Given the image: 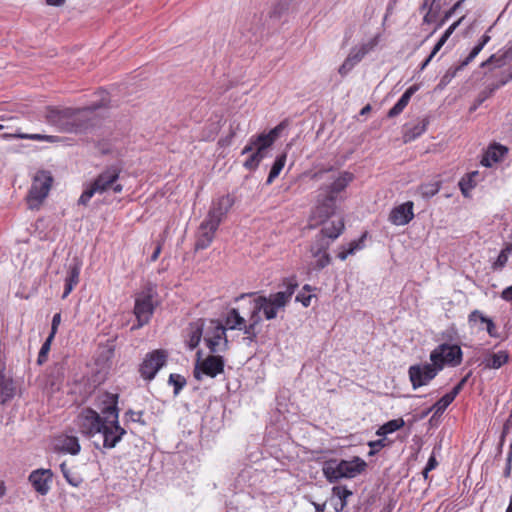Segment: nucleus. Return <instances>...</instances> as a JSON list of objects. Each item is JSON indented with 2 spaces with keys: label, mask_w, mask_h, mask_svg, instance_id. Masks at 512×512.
I'll return each mask as SVG.
<instances>
[{
  "label": "nucleus",
  "mask_w": 512,
  "mask_h": 512,
  "mask_svg": "<svg viewBox=\"0 0 512 512\" xmlns=\"http://www.w3.org/2000/svg\"><path fill=\"white\" fill-rule=\"evenodd\" d=\"M285 290L271 293L268 296L257 295L255 292L243 293L239 295L235 301H240L246 297H254L249 301L252 310V318L257 325L262 321L260 313H263L265 320H273L278 316V313L285 311L286 306L290 303L298 283L294 279H287L284 282Z\"/></svg>",
  "instance_id": "1"
},
{
  "label": "nucleus",
  "mask_w": 512,
  "mask_h": 512,
  "mask_svg": "<svg viewBox=\"0 0 512 512\" xmlns=\"http://www.w3.org/2000/svg\"><path fill=\"white\" fill-rule=\"evenodd\" d=\"M78 422L83 434L90 437L100 435L103 440L102 446L106 449L114 448L126 434V430L120 425L108 422L105 417L91 408L81 411L78 416Z\"/></svg>",
  "instance_id": "2"
},
{
  "label": "nucleus",
  "mask_w": 512,
  "mask_h": 512,
  "mask_svg": "<svg viewBox=\"0 0 512 512\" xmlns=\"http://www.w3.org/2000/svg\"><path fill=\"white\" fill-rule=\"evenodd\" d=\"M91 112V108H47L45 117L49 124L61 132L79 133L88 128Z\"/></svg>",
  "instance_id": "3"
},
{
  "label": "nucleus",
  "mask_w": 512,
  "mask_h": 512,
  "mask_svg": "<svg viewBox=\"0 0 512 512\" xmlns=\"http://www.w3.org/2000/svg\"><path fill=\"white\" fill-rule=\"evenodd\" d=\"M367 464L360 457L351 460L330 459L323 464V474L329 483H335L346 478L352 479L361 474Z\"/></svg>",
  "instance_id": "4"
},
{
  "label": "nucleus",
  "mask_w": 512,
  "mask_h": 512,
  "mask_svg": "<svg viewBox=\"0 0 512 512\" xmlns=\"http://www.w3.org/2000/svg\"><path fill=\"white\" fill-rule=\"evenodd\" d=\"M352 180L353 174L342 172L331 185L321 189V193L318 196V205L316 207V213H318L320 217L328 218L334 213L338 194L342 192Z\"/></svg>",
  "instance_id": "5"
},
{
  "label": "nucleus",
  "mask_w": 512,
  "mask_h": 512,
  "mask_svg": "<svg viewBox=\"0 0 512 512\" xmlns=\"http://www.w3.org/2000/svg\"><path fill=\"white\" fill-rule=\"evenodd\" d=\"M119 174L120 170L115 166H111L104 170L84 189L78 203L81 205H87L95 194H103L109 189H112L115 193H120L123 190V186L117 183Z\"/></svg>",
  "instance_id": "6"
},
{
  "label": "nucleus",
  "mask_w": 512,
  "mask_h": 512,
  "mask_svg": "<svg viewBox=\"0 0 512 512\" xmlns=\"http://www.w3.org/2000/svg\"><path fill=\"white\" fill-rule=\"evenodd\" d=\"M156 290L152 284H147L135 296L134 315L137 319V324L132 329H138L146 325L155 310L154 297Z\"/></svg>",
  "instance_id": "7"
},
{
  "label": "nucleus",
  "mask_w": 512,
  "mask_h": 512,
  "mask_svg": "<svg viewBox=\"0 0 512 512\" xmlns=\"http://www.w3.org/2000/svg\"><path fill=\"white\" fill-rule=\"evenodd\" d=\"M378 43L379 37L377 35H370L368 37L362 38L361 41H359L358 44L351 49L347 58L339 67V74L343 77L346 76L354 68V66L364 58L366 54L374 50Z\"/></svg>",
  "instance_id": "8"
},
{
  "label": "nucleus",
  "mask_w": 512,
  "mask_h": 512,
  "mask_svg": "<svg viewBox=\"0 0 512 512\" xmlns=\"http://www.w3.org/2000/svg\"><path fill=\"white\" fill-rule=\"evenodd\" d=\"M432 364L440 372L445 365L456 367L462 362V350L458 345L441 344L430 354Z\"/></svg>",
  "instance_id": "9"
},
{
  "label": "nucleus",
  "mask_w": 512,
  "mask_h": 512,
  "mask_svg": "<svg viewBox=\"0 0 512 512\" xmlns=\"http://www.w3.org/2000/svg\"><path fill=\"white\" fill-rule=\"evenodd\" d=\"M223 326L226 330L242 331L245 335V339H248L249 341H254L257 338L256 327L258 325L253 321L251 309L249 311L248 319L241 316L238 309H230L226 314L225 324Z\"/></svg>",
  "instance_id": "10"
},
{
  "label": "nucleus",
  "mask_w": 512,
  "mask_h": 512,
  "mask_svg": "<svg viewBox=\"0 0 512 512\" xmlns=\"http://www.w3.org/2000/svg\"><path fill=\"white\" fill-rule=\"evenodd\" d=\"M226 329L218 320H206L204 342L211 353L222 352L227 348Z\"/></svg>",
  "instance_id": "11"
},
{
  "label": "nucleus",
  "mask_w": 512,
  "mask_h": 512,
  "mask_svg": "<svg viewBox=\"0 0 512 512\" xmlns=\"http://www.w3.org/2000/svg\"><path fill=\"white\" fill-rule=\"evenodd\" d=\"M52 177L48 172L41 171L34 177L31 185L28 201L30 207L37 206L46 196L50 190Z\"/></svg>",
  "instance_id": "12"
},
{
  "label": "nucleus",
  "mask_w": 512,
  "mask_h": 512,
  "mask_svg": "<svg viewBox=\"0 0 512 512\" xmlns=\"http://www.w3.org/2000/svg\"><path fill=\"white\" fill-rule=\"evenodd\" d=\"M438 373L439 371L432 363L412 365L408 370L413 389L429 384Z\"/></svg>",
  "instance_id": "13"
},
{
  "label": "nucleus",
  "mask_w": 512,
  "mask_h": 512,
  "mask_svg": "<svg viewBox=\"0 0 512 512\" xmlns=\"http://www.w3.org/2000/svg\"><path fill=\"white\" fill-rule=\"evenodd\" d=\"M167 353L165 350H154L147 354L140 366L141 376L146 380H152L157 372L165 365Z\"/></svg>",
  "instance_id": "14"
},
{
  "label": "nucleus",
  "mask_w": 512,
  "mask_h": 512,
  "mask_svg": "<svg viewBox=\"0 0 512 512\" xmlns=\"http://www.w3.org/2000/svg\"><path fill=\"white\" fill-rule=\"evenodd\" d=\"M224 372V359L220 355H210L202 361H198L194 369V377L202 379V375L215 378Z\"/></svg>",
  "instance_id": "15"
},
{
  "label": "nucleus",
  "mask_w": 512,
  "mask_h": 512,
  "mask_svg": "<svg viewBox=\"0 0 512 512\" xmlns=\"http://www.w3.org/2000/svg\"><path fill=\"white\" fill-rule=\"evenodd\" d=\"M118 395L108 392H103L97 396L96 406L101 414L108 422L119 425L118 423Z\"/></svg>",
  "instance_id": "16"
},
{
  "label": "nucleus",
  "mask_w": 512,
  "mask_h": 512,
  "mask_svg": "<svg viewBox=\"0 0 512 512\" xmlns=\"http://www.w3.org/2000/svg\"><path fill=\"white\" fill-rule=\"evenodd\" d=\"M234 204V200L230 195H224L212 202L206 219L216 222L220 225L226 214Z\"/></svg>",
  "instance_id": "17"
},
{
  "label": "nucleus",
  "mask_w": 512,
  "mask_h": 512,
  "mask_svg": "<svg viewBox=\"0 0 512 512\" xmlns=\"http://www.w3.org/2000/svg\"><path fill=\"white\" fill-rule=\"evenodd\" d=\"M218 227L216 222L205 218L199 226L195 248L197 250L206 249L212 243Z\"/></svg>",
  "instance_id": "18"
},
{
  "label": "nucleus",
  "mask_w": 512,
  "mask_h": 512,
  "mask_svg": "<svg viewBox=\"0 0 512 512\" xmlns=\"http://www.w3.org/2000/svg\"><path fill=\"white\" fill-rule=\"evenodd\" d=\"M29 482L40 495H46L50 490L52 472L50 469H37L30 473Z\"/></svg>",
  "instance_id": "19"
},
{
  "label": "nucleus",
  "mask_w": 512,
  "mask_h": 512,
  "mask_svg": "<svg viewBox=\"0 0 512 512\" xmlns=\"http://www.w3.org/2000/svg\"><path fill=\"white\" fill-rule=\"evenodd\" d=\"M413 217V203L408 201L395 207L389 215V220L394 225L403 226L408 224Z\"/></svg>",
  "instance_id": "20"
},
{
  "label": "nucleus",
  "mask_w": 512,
  "mask_h": 512,
  "mask_svg": "<svg viewBox=\"0 0 512 512\" xmlns=\"http://www.w3.org/2000/svg\"><path fill=\"white\" fill-rule=\"evenodd\" d=\"M54 448L58 452L77 455L80 452L79 440L74 435L62 434L55 438Z\"/></svg>",
  "instance_id": "21"
},
{
  "label": "nucleus",
  "mask_w": 512,
  "mask_h": 512,
  "mask_svg": "<svg viewBox=\"0 0 512 512\" xmlns=\"http://www.w3.org/2000/svg\"><path fill=\"white\" fill-rule=\"evenodd\" d=\"M80 271L81 262L77 258H74L67 268L65 287L62 295L63 299H65L79 283Z\"/></svg>",
  "instance_id": "22"
},
{
  "label": "nucleus",
  "mask_w": 512,
  "mask_h": 512,
  "mask_svg": "<svg viewBox=\"0 0 512 512\" xmlns=\"http://www.w3.org/2000/svg\"><path fill=\"white\" fill-rule=\"evenodd\" d=\"M441 7V0H423L420 11L423 13L424 24L436 23L440 17Z\"/></svg>",
  "instance_id": "23"
},
{
  "label": "nucleus",
  "mask_w": 512,
  "mask_h": 512,
  "mask_svg": "<svg viewBox=\"0 0 512 512\" xmlns=\"http://www.w3.org/2000/svg\"><path fill=\"white\" fill-rule=\"evenodd\" d=\"M286 123L281 122L276 127L271 129L268 133H261L257 136H252L253 144L264 149H268L279 138L281 132L285 129Z\"/></svg>",
  "instance_id": "24"
},
{
  "label": "nucleus",
  "mask_w": 512,
  "mask_h": 512,
  "mask_svg": "<svg viewBox=\"0 0 512 512\" xmlns=\"http://www.w3.org/2000/svg\"><path fill=\"white\" fill-rule=\"evenodd\" d=\"M206 320L199 319L189 326L187 344L190 350L198 346L202 336L204 337Z\"/></svg>",
  "instance_id": "25"
},
{
  "label": "nucleus",
  "mask_w": 512,
  "mask_h": 512,
  "mask_svg": "<svg viewBox=\"0 0 512 512\" xmlns=\"http://www.w3.org/2000/svg\"><path fill=\"white\" fill-rule=\"evenodd\" d=\"M16 394V386L13 380L0 372V403L10 401Z\"/></svg>",
  "instance_id": "26"
},
{
  "label": "nucleus",
  "mask_w": 512,
  "mask_h": 512,
  "mask_svg": "<svg viewBox=\"0 0 512 512\" xmlns=\"http://www.w3.org/2000/svg\"><path fill=\"white\" fill-rule=\"evenodd\" d=\"M344 229V222L342 219L328 221L323 223V227L320 230L319 234L321 236L327 237V239L330 240V242H333L335 239H337Z\"/></svg>",
  "instance_id": "27"
},
{
  "label": "nucleus",
  "mask_w": 512,
  "mask_h": 512,
  "mask_svg": "<svg viewBox=\"0 0 512 512\" xmlns=\"http://www.w3.org/2000/svg\"><path fill=\"white\" fill-rule=\"evenodd\" d=\"M507 152V149L501 145H493L489 147V149L484 154L481 164L485 167H491L493 164L497 163L502 159V157Z\"/></svg>",
  "instance_id": "28"
},
{
  "label": "nucleus",
  "mask_w": 512,
  "mask_h": 512,
  "mask_svg": "<svg viewBox=\"0 0 512 512\" xmlns=\"http://www.w3.org/2000/svg\"><path fill=\"white\" fill-rule=\"evenodd\" d=\"M418 90V87L416 85L410 86L400 97V99L397 101V103L389 110L388 116L389 117H396L398 116L408 105L411 97L413 94Z\"/></svg>",
  "instance_id": "29"
},
{
  "label": "nucleus",
  "mask_w": 512,
  "mask_h": 512,
  "mask_svg": "<svg viewBox=\"0 0 512 512\" xmlns=\"http://www.w3.org/2000/svg\"><path fill=\"white\" fill-rule=\"evenodd\" d=\"M509 360V355L506 351H498L496 353H493L489 356H487L484 361H483V364L485 366V368H488V369H499L500 367H502L504 364H506Z\"/></svg>",
  "instance_id": "30"
},
{
  "label": "nucleus",
  "mask_w": 512,
  "mask_h": 512,
  "mask_svg": "<svg viewBox=\"0 0 512 512\" xmlns=\"http://www.w3.org/2000/svg\"><path fill=\"white\" fill-rule=\"evenodd\" d=\"M290 5L289 0H279L274 3L268 11V17L271 23L279 22L282 16L288 11Z\"/></svg>",
  "instance_id": "31"
},
{
  "label": "nucleus",
  "mask_w": 512,
  "mask_h": 512,
  "mask_svg": "<svg viewBox=\"0 0 512 512\" xmlns=\"http://www.w3.org/2000/svg\"><path fill=\"white\" fill-rule=\"evenodd\" d=\"M479 178V172L473 171L459 181V187L464 197H469L470 191L477 185Z\"/></svg>",
  "instance_id": "32"
},
{
  "label": "nucleus",
  "mask_w": 512,
  "mask_h": 512,
  "mask_svg": "<svg viewBox=\"0 0 512 512\" xmlns=\"http://www.w3.org/2000/svg\"><path fill=\"white\" fill-rule=\"evenodd\" d=\"M332 242L325 236L319 233L315 236L314 241L310 246V253L312 257H318L321 253H328L327 250Z\"/></svg>",
  "instance_id": "33"
},
{
  "label": "nucleus",
  "mask_w": 512,
  "mask_h": 512,
  "mask_svg": "<svg viewBox=\"0 0 512 512\" xmlns=\"http://www.w3.org/2000/svg\"><path fill=\"white\" fill-rule=\"evenodd\" d=\"M286 159H287L286 152H284L276 157V159L271 167V170L269 172L268 178L266 180L267 185L272 184L273 181L279 176V174L281 173L282 169L285 166Z\"/></svg>",
  "instance_id": "34"
},
{
  "label": "nucleus",
  "mask_w": 512,
  "mask_h": 512,
  "mask_svg": "<svg viewBox=\"0 0 512 512\" xmlns=\"http://www.w3.org/2000/svg\"><path fill=\"white\" fill-rule=\"evenodd\" d=\"M60 470L62 472L63 477L65 480L73 487H78L83 482L82 477L80 474L72 469H70L66 463H62L60 465Z\"/></svg>",
  "instance_id": "35"
},
{
  "label": "nucleus",
  "mask_w": 512,
  "mask_h": 512,
  "mask_svg": "<svg viewBox=\"0 0 512 512\" xmlns=\"http://www.w3.org/2000/svg\"><path fill=\"white\" fill-rule=\"evenodd\" d=\"M404 425H405V422L402 418L393 419V420H390V421L386 422L385 424H383L377 430L376 434L378 436H385V435L391 434V433L399 430Z\"/></svg>",
  "instance_id": "36"
},
{
  "label": "nucleus",
  "mask_w": 512,
  "mask_h": 512,
  "mask_svg": "<svg viewBox=\"0 0 512 512\" xmlns=\"http://www.w3.org/2000/svg\"><path fill=\"white\" fill-rule=\"evenodd\" d=\"M490 40V37L488 35H484L482 37V40L473 47V49L470 51L469 55L460 63V65L456 68V71L461 70L465 66H467L483 49L485 44Z\"/></svg>",
  "instance_id": "37"
},
{
  "label": "nucleus",
  "mask_w": 512,
  "mask_h": 512,
  "mask_svg": "<svg viewBox=\"0 0 512 512\" xmlns=\"http://www.w3.org/2000/svg\"><path fill=\"white\" fill-rule=\"evenodd\" d=\"M427 128V121L422 120L417 123L414 127L407 129L404 133V141L410 142L421 136Z\"/></svg>",
  "instance_id": "38"
},
{
  "label": "nucleus",
  "mask_w": 512,
  "mask_h": 512,
  "mask_svg": "<svg viewBox=\"0 0 512 512\" xmlns=\"http://www.w3.org/2000/svg\"><path fill=\"white\" fill-rule=\"evenodd\" d=\"M4 139H11V138H19V139H30V140H47L53 142L55 140L54 136H47V135H41V134H26L21 132H15V133H5L2 135Z\"/></svg>",
  "instance_id": "39"
},
{
  "label": "nucleus",
  "mask_w": 512,
  "mask_h": 512,
  "mask_svg": "<svg viewBox=\"0 0 512 512\" xmlns=\"http://www.w3.org/2000/svg\"><path fill=\"white\" fill-rule=\"evenodd\" d=\"M65 370V364L63 362L57 363L53 366L49 375V377L52 379V386L59 385L63 381Z\"/></svg>",
  "instance_id": "40"
},
{
  "label": "nucleus",
  "mask_w": 512,
  "mask_h": 512,
  "mask_svg": "<svg viewBox=\"0 0 512 512\" xmlns=\"http://www.w3.org/2000/svg\"><path fill=\"white\" fill-rule=\"evenodd\" d=\"M454 399L455 398L450 393H447L433 405L431 410H434L435 414H442Z\"/></svg>",
  "instance_id": "41"
},
{
  "label": "nucleus",
  "mask_w": 512,
  "mask_h": 512,
  "mask_svg": "<svg viewBox=\"0 0 512 512\" xmlns=\"http://www.w3.org/2000/svg\"><path fill=\"white\" fill-rule=\"evenodd\" d=\"M440 190L439 182L426 183L420 186L419 191L422 197L431 198Z\"/></svg>",
  "instance_id": "42"
},
{
  "label": "nucleus",
  "mask_w": 512,
  "mask_h": 512,
  "mask_svg": "<svg viewBox=\"0 0 512 512\" xmlns=\"http://www.w3.org/2000/svg\"><path fill=\"white\" fill-rule=\"evenodd\" d=\"M451 34H443L442 37L438 40V42L433 47L430 55L425 59V61L422 63L420 69L424 70L426 66L430 63V61L433 59V57L440 51L442 46L446 43L447 39L449 38Z\"/></svg>",
  "instance_id": "43"
},
{
  "label": "nucleus",
  "mask_w": 512,
  "mask_h": 512,
  "mask_svg": "<svg viewBox=\"0 0 512 512\" xmlns=\"http://www.w3.org/2000/svg\"><path fill=\"white\" fill-rule=\"evenodd\" d=\"M352 494V491L349 490L346 486H334L332 488V498H336L340 502H347V498L350 497Z\"/></svg>",
  "instance_id": "44"
},
{
  "label": "nucleus",
  "mask_w": 512,
  "mask_h": 512,
  "mask_svg": "<svg viewBox=\"0 0 512 512\" xmlns=\"http://www.w3.org/2000/svg\"><path fill=\"white\" fill-rule=\"evenodd\" d=\"M168 382L174 387V395H178L186 385V379L180 374H170Z\"/></svg>",
  "instance_id": "45"
},
{
  "label": "nucleus",
  "mask_w": 512,
  "mask_h": 512,
  "mask_svg": "<svg viewBox=\"0 0 512 512\" xmlns=\"http://www.w3.org/2000/svg\"><path fill=\"white\" fill-rule=\"evenodd\" d=\"M53 339L54 338L48 336L45 342L42 344L37 359V363L39 365H42L44 362H46Z\"/></svg>",
  "instance_id": "46"
},
{
  "label": "nucleus",
  "mask_w": 512,
  "mask_h": 512,
  "mask_svg": "<svg viewBox=\"0 0 512 512\" xmlns=\"http://www.w3.org/2000/svg\"><path fill=\"white\" fill-rule=\"evenodd\" d=\"M464 1L465 0L457 1L453 5V7L448 12L445 13V16L440 20V22L436 24V26L433 28V32H436V30L440 29L445 20L448 19L452 14H454L457 11Z\"/></svg>",
  "instance_id": "47"
},
{
  "label": "nucleus",
  "mask_w": 512,
  "mask_h": 512,
  "mask_svg": "<svg viewBox=\"0 0 512 512\" xmlns=\"http://www.w3.org/2000/svg\"><path fill=\"white\" fill-rule=\"evenodd\" d=\"M315 258L316 262L314 268L317 270H321L330 264L331 258L328 253H321L318 257Z\"/></svg>",
  "instance_id": "48"
},
{
  "label": "nucleus",
  "mask_w": 512,
  "mask_h": 512,
  "mask_svg": "<svg viewBox=\"0 0 512 512\" xmlns=\"http://www.w3.org/2000/svg\"><path fill=\"white\" fill-rule=\"evenodd\" d=\"M468 320L470 323H476L479 321L486 324L489 318L484 316L479 310H474L469 314Z\"/></svg>",
  "instance_id": "49"
},
{
  "label": "nucleus",
  "mask_w": 512,
  "mask_h": 512,
  "mask_svg": "<svg viewBox=\"0 0 512 512\" xmlns=\"http://www.w3.org/2000/svg\"><path fill=\"white\" fill-rule=\"evenodd\" d=\"M260 164V160L251 153L243 163V166L248 170H255Z\"/></svg>",
  "instance_id": "50"
},
{
  "label": "nucleus",
  "mask_w": 512,
  "mask_h": 512,
  "mask_svg": "<svg viewBox=\"0 0 512 512\" xmlns=\"http://www.w3.org/2000/svg\"><path fill=\"white\" fill-rule=\"evenodd\" d=\"M438 465V462L436 460V457L434 455V453H432V455L429 457L428 459V462L422 472L424 478L426 479L428 477V473L432 470H434Z\"/></svg>",
  "instance_id": "51"
},
{
  "label": "nucleus",
  "mask_w": 512,
  "mask_h": 512,
  "mask_svg": "<svg viewBox=\"0 0 512 512\" xmlns=\"http://www.w3.org/2000/svg\"><path fill=\"white\" fill-rule=\"evenodd\" d=\"M363 248V237H361L358 240L351 241L347 247L346 250L350 255H353L356 251L361 250Z\"/></svg>",
  "instance_id": "52"
},
{
  "label": "nucleus",
  "mask_w": 512,
  "mask_h": 512,
  "mask_svg": "<svg viewBox=\"0 0 512 512\" xmlns=\"http://www.w3.org/2000/svg\"><path fill=\"white\" fill-rule=\"evenodd\" d=\"M60 323H61V314L60 313L54 314V316L52 318L51 332L49 334V337H52V338L55 337Z\"/></svg>",
  "instance_id": "53"
},
{
  "label": "nucleus",
  "mask_w": 512,
  "mask_h": 512,
  "mask_svg": "<svg viewBox=\"0 0 512 512\" xmlns=\"http://www.w3.org/2000/svg\"><path fill=\"white\" fill-rule=\"evenodd\" d=\"M142 414L143 413L141 411L136 412V411L129 410L125 413V419L127 421L143 423L141 420Z\"/></svg>",
  "instance_id": "54"
},
{
  "label": "nucleus",
  "mask_w": 512,
  "mask_h": 512,
  "mask_svg": "<svg viewBox=\"0 0 512 512\" xmlns=\"http://www.w3.org/2000/svg\"><path fill=\"white\" fill-rule=\"evenodd\" d=\"M369 446L372 449L370 454H374L385 446V439L383 438L376 441H371Z\"/></svg>",
  "instance_id": "55"
},
{
  "label": "nucleus",
  "mask_w": 512,
  "mask_h": 512,
  "mask_svg": "<svg viewBox=\"0 0 512 512\" xmlns=\"http://www.w3.org/2000/svg\"><path fill=\"white\" fill-rule=\"evenodd\" d=\"M510 80H512V71H510L507 76L503 79H501L499 81V83L493 85L491 88H490V93H493L494 91H496L497 89H499L501 86L505 85L506 83H508Z\"/></svg>",
  "instance_id": "56"
},
{
  "label": "nucleus",
  "mask_w": 512,
  "mask_h": 512,
  "mask_svg": "<svg viewBox=\"0 0 512 512\" xmlns=\"http://www.w3.org/2000/svg\"><path fill=\"white\" fill-rule=\"evenodd\" d=\"M311 299H312V295H310V294L306 295L303 293H299L296 296V301L301 302L304 307H308L310 305Z\"/></svg>",
  "instance_id": "57"
},
{
  "label": "nucleus",
  "mask_w": 512,
  "mask_h": 512,
  "mask_svg": "<svg viewBox=\"0 0 512 512\" xmlns=\"http://www.w3.org/2000/svg\"><path fill=\"white\" fill-rule=\"evenodd\" d=\"M469 377V374L466 375L453 389L451 392H449L454 398L460 393L463 386L465 385L467 379Z\"/></svg>",
  "instance_id": "58"
},
{
  "label": "nucleus",
  "mask_w": 512,
  "mask_h": 512,
  "mask_svg": "<svg viewBox=\"0 0 512 512\" xmlns=\"http://www.w3.org/2000/svg\"><path fill=\"white\" fill-rule=\"evenodd\" d=\"M501 298L507 302H512V285L502 291Z\"/></svg>",
  "instance_id": "59"
},
{
  "label": "nucleus",
  "mask_w": 512,
  "mask_h": 512,
  "mask_svg": "<svg viewBox=\"0 0 512 512\" xmlns=\"http://www.w3.org/2000/svg\"><path fill=\"white\" fill-rule=\"evenodd\" d=\"M486 331L491 337L496 336V327L492 319L489 318V320L486 322Z\"/></svg>",
  "instance_id": "60"
},
{
  "label": "nucleus",
  "mask_w": 512,
  "mask_h": 512,
  "mask_svg": "<svg viewBox=\"0 0 512 512\" xmlns=\"http://www.w3.org/2000/svg\"><path fill=\"white\" fill-rule=\"evenodd\" d=\"M253 154L260 160V162L266 157L267 150L262 147H255Z\"/></svg>",
  "instance_id": "61"
},
{
  "label": "nucleus",
  "mask_w": 512,
  "mask_h": 512,
  "mask_svg": "<svg viewBox=\"0 0 512 512\" xmlns=\"http://www.w3.org/2000/svg\"><path fill=\"white\" fill-rule=\"evenodd\" d=\"M255 147H256V145L253 144V139L251 137L249 140V143L243 148L242 154L253 153L255 150Z\"/></svg>",
  "instance_id": "62"
},
{
  "label": "nucleus",
  "mask_w": 512,
  "mask_h": 512,
  "mask_svg": "<svg viewBox=\"0 0 512 512\" xmlns=\"http://www.w3.org/2000/svg\"><path fill=\"white\" fill-rule=\"evenodd\" d=\"M350 254L348 253V251L346 250V246H342L341 247V250L338 252V258L342 261L346 260L347 257L349 256Z\"/></svg>",
  "instance_id": "63"
},
{
  "label": "nucleus",
  "mask_w": 512,
  "mask_h": 512,
  "mask_svg": "<svg viewBox=\"0 0 512 512\" xmlns=\"http://www.w3.org/2000/svg\"><path fill=\"white\" fill-rule=\"evenodd\" d=\"M347 505V502L346 501H337L335 504H334V509L336 512H340L342 511Z\"/></svg>",
  "instance_id": "64"
}]
</instances>
